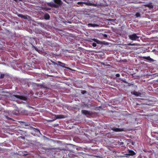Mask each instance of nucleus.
I'll return each instance as SVG.
<instances>
[{
	"mask_svg": "<svg viewBox=\"0 0 158 158\" xmlns=\"http://www.w3.org/2000/svg\"><path fill=\"white\" fill-rule=\"evenodd\" d=\"M53 1L56 4L53 3V2H50L47 3V5L50 7L57 8L62 4L61 0H54Z\"/></svg>",
	"mask_w": 158,
	"mask_h": 158,
	"instance_id": "1",
	"label": "nucleus"
},
{
	"mask_svg": "<svg viewBox=\"0 0 158 158\" xmlns=\"http://www.w3.org/2000/svg\"><path fill=\"white\" fill-rule=\"evenodd\" d=\"M77 4L78 5H80L81 6H83V4H85L86 5L89 6H97V4H95L94 3H92L90 2H77Z\"/></svg>",
	"mask_w": 158,
	"mask_h": 158,
	"instance_id": "2",
	"label": "nucleus"
},
{
	"mask_svg": "<svg viewBox=\"0 0 158 158\" xmlns=\"http://www.w3.org/2000/svg\"><path fill=\"white\" fill-rule=\"evenodd\" d=\"M128 37L130 40L132 41L136 40L139 38V36H137L136 34L135 33L128 35Z\"/></svg>",
	"mask_w": 158,
	"mask_h": 158,
	"instance_id": "3",
	"label": "nucleus"
},
{
	"mask_svg": "<svg viewBox=\"0 0 158 158\" xmlns=\"http://www.w3.org/2000/svg\"><path fill=\"white\" fill-rule=\"evenodd\" d=\"M81 112L82 114L85 115H88L89 116H90L92 115L93 113H90V112L88 110H82L81 111Z\"/></svg>",
	"mask_w": 158,
	"mask_h": 158,
	"instance_id": "4",
	"label": "nucleus"
},
{
	"mask_svg": "<svg viewBox=\"0 0 158 158\" xmlns=\"http://www.w3.org/2000/svg\"><path fill=\"white\" fill-rule=\"evenodd\" d=\"M30 128L33 131V133H32L31 134L33 135L34 136H35V134H33L34 132H35L36 134H38V133H40V131L39 129L35 128L32 127H31Z\"/></svg>",
	"mask_w": 158,
	"mask_h": 158,
	"instance_id": "5",
	"label": "nucleus"
},
{
	"mask_svg": "<svg viewBox=\"0 0 158 158\" xmlns=\"http://www.w3.org/2000/svg\"><path fill=\"white\" fill-rule=\"evenodd\" d=\"M131 94L136 96L141 97L143 95V94L139 92H137L135 91L131 92Z\"/></svg>",
	"mask_w": 158,
	"mask_h": 158,
	"instance_id": "6",
	"label": "nucleus"
},
{
	"mask_svg": "<svg viewBox=\"0 0 158 158\" xmlns=\"http://www.w3.org/2000/svg\"><path fill=\"white\" fill-rule=\"evenodd\" d=\"M111 130L115 132H121L123 131L124 130L123 129L116 128L113 127L111 128Z\"/></svg>",
	"mask_w": 158,
	"mask_h": 158,
	"instance_id": "7",
	"label": "nucleus"
},
{
	"mask_svg": "<svg viewBox=\"0 0 158 158\" xmlns=\"http://www.w3.org/2000/svg\"><path fill=\"white\" fill-rule=\"evenodd\" d=\"M54 116L56 117L55 119H61L64 118L66 117V116H65L64 115L62 114H58V115H55L54 114Z\"/></svg>",
	"mask_w": 158,
	"mask_h": 158,
	"instance_id": "8",
	"label": "nucleus"
},
{
	"mask_svg": "<svg viewBox=\"0 0 158 158\" xmlns=\"http://www.w3.org/2000/svg\"><path fill=\"white\" fill-rule=\"evenodd\" d=\"M17 98L21 100H23L24 101H26L27 98L26 97L23 96L17 95L16 96Z\"/></svg>",
	"mask_w": 158,
	"mask_h": 158,
	"instance_id": "9",
	"label": "nucleus"
},
{
	"mask_svg": "<svg viewBox=\"0 0 158 158\" xmlns=\"http://www.w3.org/2000/svg\"><path fill=\"white\" fill-rule=\"evenodd\" d=\"M17 95H11L9 97V99L11 101H15Z\"/></svg>",
	"mask_w": 158,
	"mask_h": 158,
	"instance_id": "10",
	"label": "nucleus"
},
{
	"mask_svg": "<svg viewBox=\"0 0 158 158\" xmlns=\"http://www.w3.org/2000/svg\"><path fill=\"white\" fill-rule=\"evenodd\" d=\"M135 154V153L133 151L128 150V154H127L128 155L133 156Z\"/></svg>",
	"mask_w": 158,
	"mask_h": 158,
	"instance_id": "11",
	"label": "nucleus"
},
{
	"mask_svg": "<svg viewBox=\"0 0 158 158\" xmlns=\"http://www.w3.org/2000/svg\"><path fill=\"white\" fill-rule=\"evenodd\" d=\"M143 59H146L149 60L150 61H154L153 59L151 58L149 56H143L142 57Z\"/></svg>",
	"mask_w": 158,
	"mask_h": 158,
	"instance_id": "12",
	"label": "nucleus"
},
{
	"mask_svg": "<svg viewBox=\"0 0 158 158\" xmlns=\"http://www.w3.org/2000/svg\"><path fill=\"white\" fill-rule=\"evenodd\" d=\"M18 15L19 17H20L21 18L24 19H27V15H25L23 14H18Z\"/></svg>",
	"mask_w": 158,
	"mask_h": 158,
	"instance_id": "13",
	"label": "nucleus"
},
{
	"mask_svg": "<svg viewBox=\"0 0 158 158\" xmlns=\"http://www.w3.org/2000/svg\"><path fill=\"white\" fill-rule=\"evenodd\" d=\"M57 62H58V63L60 64L59 65L58 64H57V63H56L55 64H56L57 65L60 66H61L62 67H63V68L65 67V64L64 63H62V62H61L60 61H58Z\"/></svg>",
	"mask_w": 158,
	"mask_h": 158,
	"instance_id": "14",
	"label": "nucleus"
},
{
	"mask_svg": "<svg viewBox=\"0 0 158 158\" xmlns=\"http://www.w3.org/2000/svg\"><path fill=\"white\" fill-rule=\"evenodd\" d=\"M146 7H149L150 9H152L153 8V6L152 5V3H150L149 4L145 5Z\"/></svg>",
	"mask_w": 158,
	"mask_h": 158,
	"instance_id": "15",
	"label": "nucleus"
},
{
	"mask_svg": "<svg viewBox=\"0 0 158 158\" xmlns=\"http://www.w3.org/2000/svg\"><path fill=\"white\" fill-rule=\"evenodd\" d=\"M50 16L47 13L45 14L44 15V18L45 19L48 20L49 19Z\"/></svg>",
	"mask_w": 158,
	"mask_h": 158,
	"instance_id": "16",
	"label": "nucleus"
},
{
	"mask_svg": "<svg viewBox=\"0 0 158 158\" xmlns=\"http://www.w3.org/2000/svg\"><path fill=\"white\" fill-rule=\"evenodd\" d=\"M92 40L93 41H94L95 42H96L98 44H101L102 43V42H101L96 39L94 38L92 39Z\"/></svg>",
	"mask_w": 158,
	"mask_h": 158,
	"instance_id": "17",
	"label": "nucleus"
},
{
	"mask_svg": "<svg viewBox=\"0 0 158 158\" xmlns=\"http://www.w3.org/2000/svg\"><path fill=\"white\" fill-rule=\"evenodd\" d=\"M88 25L89 27H97L98 26V25L95 24H92V23H89L88 24Z\"/></svg>",
	"mask_w": 158,
	"mask_h": 158,
	"instance_id": "18",
	"label": "nucleus"
},
{
	"mask_svg": "<svg viewBox=\"0 0 158 158\" xmlns=\"http://www.w3.org/2000/svg\"><path fill=\"white\" fill-rule=\"evenodd\" d=\"M125 45L127 47V46H137V44L135 43L131 44V43H128L127 44H125Z\"/></svg>",
	"mask_w": 158,
	"mask_h": 158,
	"instance_id": "19",
	"label": "nucleus"
},
{
	"mask_svg": "<svg viewBox=\"0 0 158 158\" xmlns=\"http://www.w3.org/2000/svg\"><path fill=\"white\" fill-rule=\"evenodd\" d=\"M5 76V74L1 73L0 76V78H3Z\"/></svg>",
	"mask_w": 158,
	"mask_h": 158,
	"instance_id": "20",
	"label": "nucleus"
},
{
	"mask_svg": "<svg viewBox=\"0 0 158 158\" xmlns=\"http://www.w3.org/2000/svg\"><path fill=\"white\" fill-rule=\"evenodd\" d=\"M135 16L137 17H139L140 16V15L139 13H137L135 14Z\"/></svg>",
	"mask_w": 158,
	"mask_h": 158,
	"instance_id": "21",
	"label": "nucleus"
},
{
	"mask_svg": "<svg viewBox=\"0 0 158 158\" xmlns=\"http://www.w3.org/2000/svg\"><path fill=\"white\" fill-rule=\"evenodd\" d=\"M87 91L85 90H82L81 91V93L82 94H85L86 93Z\"/></svg>",
	"mask_w": 158,
	"mask_h": 158,
	"instance_id": "22",
	"label": "nucleus"
},
{
	"mask_svg": "<svg viewBox=\"0 0 158 158\" xmlns=\"http://www.w3.org/2000/svg\"><path fill=\"white\" fill-rule=\"evenodd\" d=\"M6 117L8 120H13L12 118H9V117H8L7 116H6Z\"/></svg>",
	"mask_w": 158,
	"mask_h": 158,
	"instance_id": "23",
	"label": "nucleus"
},
{
	"mask_svg": "<svg viewBox=\"0 0 158 158\" xmlns=\"http://www.w3.org/2000/svg\"><path fill=\"white\" fill-rule=\"evenodd\" d=\"M97 44H96L95 43H93L92 44V46L94 47H96V46Z\"/></svg>",
	"mask_w": 158,
	"mask_h": 158,
	"instance_id": "24",
	"label": "nucleus"
},
{
	"mask_svg": "<svg viewBox=\"0 0 158 158\" xmlns=\"http://www.w3.org/2000/svg\"><path fill=\"white\" fill-rule=\"evenodd\" d=\"M115 76L117 77H119L120 76V74H119L118 73V74H116Z\"/></svg>",
	"mask_w": 158,
	"mask_h": 158,
	"instance_id": "25",
	"label": "nucleus"
},
{
	"mask_svg": "<svg viewBox=\"0 0 158 158\" xmlns=\"http://www.w3.org/2000/svg\"><path fill=\"white\" fill-rule=\"evenodd\" d=\"M45 9V10H51V8H46Z\"/></svg>",
	"mask_w": 158,
	"mask_h": 158,
	"instance_id": "26",
	"label": "nucleus"
},
{
	"mask_svg": "<svg viewBox=\"0 0 158 158\" xmlns=\"http://www.w3.org/2000/svg\"><path fill=\"white\" fill-rule=\"evenodd\" d=\"M123 82L125 83H126V84H129V83H128V82H127L126 81H125V80H123Z\"/></svg>",
	"mask_w": 158,
	"mask_h": 158,
	"instance_id": "27",
	"label": "nucleus"
},
{
	"mask_svg": "<svg viewBox=\"0 0 158 158\" xmlns=\"http://www.w3.org/2000/svg\"><path fill=\"white\" fill-rule=\"evenodd\" d=\"M5 41L4 40L2 42V44H1V43H0V44L1 45H2V44H5Z\"/></svg>",
	"mask_w": 158,
	"mask_h": 158,
	"instance_id": "28",
	"label": "nucleus"
},
{
	"mask_svg": "<svg viewBox=\"0 0 158 158\" xmlns=\"http://www.w3.org/2000/svg\"><path fill=\"white\" fill-rule=\"evenodd\" d=\"M123 144H124V143L123 142H121L120 143V145H123Z\"/></svg>",
	"mask_w": 158,
	"mask_h": 158,
	"instance_id": "29",
	"label": "nucleus"
},
{
	"mask_svg": "<svg viewBox=\"0 0 158 158\" xmlns=\"http://www.w3.org/2000/svg\"><path fill=\"white\" fill-rule=\"evenodd\" d=\"M131 143L132 145H134L135 144V143L132 141L131 142Z\"/></svg>",
	"mask_w": 158,
	"mask_h": 158,
	"instance_id": "30",
	"label": "nucleus"
},
{
	"mask_svg": "<svg viewBox=\"0 0 158 158\" xmlns=\"http://www.w3.org/2000/svg\"><path fill=\"white\" fill-rule=\"evenodd\" d=\"M128 86H130L131 85H133V84H130V83L129 84H128Z\"/></svg>",
	"mask_w": 158,
	"mask_h": 158,
	"instance_id": "31",
	"label": "nucleus"
},
{
	"mask_svg": "<svg viewBox=\"0 0 158 158\" xmlns=\"http://www.w3.org/2000/svg\"><path fill=\"white\" fill-rule=\"evenodd\" d=\"M104 36L105 37H107V35L106 34H104Z\"/></svg>",
	"mask_w": 158,
	"mask_h": 158,
	"instance_id": "32",
	"label": "nucleus"
},
{
	"mask_svg": "<svg viewBox=\"0 0 158 158\" xmlns=\"http://www.w3.org/2000/svg\"><path fill=\"white\" fill-rule=\"evenodd\" d=\"M156 51V50L155 49L153 50L152 51V52H155Z\"/></svg>",
	"mask_w": 158,
	"mask_h": 158,
	"instance_id": "33",
	"label": "nucleus"
},
{
	"mask_svg": "<svg viewBox=\"0 0 158 158\" xmlns=\"http://www.w3.org/2000/svg\"><path fill=\"white\" fill-rule=\"evenodd\" d=\"M41 87H43V88H45V87H44L43 86H41Z\"/></svg>",
	"mask_w": 158,
	"mask_h": 158,
	"instance_id": "34",
	"label": "nucleus"
},
{
	"mask_svg": "<svg viewBox=\"0 0 158 158\" xmlns=\"http://www.w3.org/2000/svg\"><path fill=\"white\" fill-rule=\"evenodd\" d=\"M65 2H67V1L66 0H63Z\"/></svg>",
	"mask_w": 158,
	"mask_h": 158,
	"instance_id": "35",
	"label": "nucleus"
},
{
	"mask_svg": "<svg viewBox=\"0 0 158 158\" xmlns=\"http://www.w3.org/2000/svg\"><path fill=\"white\" fill-rule=\"evenodd\" d=\"M126 114V115H127V114L128 115H130V114Z\"/></svg>",
	"mask_w": 158,
	"mask_h": 158,
	"instance_id": "36",
	"label": "nucleus"
},
{
	"mask_svg": "<svg viewBox=\"0 0 158 158\" xmlns=\"http://www.w3.org/2000/svg\"><path fill=\"white\" fill-rule=\"evenodd\" d=\"M77 7H79V6H78V5H77Z\"/></svg>",
	"mask_w": 158,
	"mask_h": 158,
	"instance_id": "37",
	"label": "nucleus"
}]
</instances>
